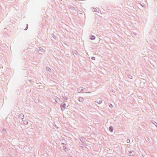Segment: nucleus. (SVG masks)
<instances>
[{
  "instance_id": "3",
  "label": "nucleus",
  "mask_w": 157,
  "mask_h": 157,
  "mask_svg": "<svg viewBox=\"0 0 157 157\" xmlns=\"http://www.w3.org/2000/svg\"><path fill=\"white\" fill-rule=\"evenodd\" d=\"M90 38L91 40H94L95 39V37L94 36H90Z\"/></svg>"
},
{
  "instance_id": "7",
  "label": "nucleus",
  "mask_w": 157,
  "mask_h": 157,
  "mask_svg": "<svg viewBox=\"0 0 157 157\" xmlns=\"http://www.w3.org/2000/svg\"><path fill=\"white\" fill-rule=\"evenodd\" d=\"M127 142L128 143H129L130 142V140L129 139L127 140Z\"/></svg>"
},
{
  "instance_id": "4",
  "label": "nucleus",
  "mask_w": 157,
  "mask_h": 157,
  "mask_svg": "<svg viewBox=\"0 0 157 157\" xmlns=\"http://www.w3.org/2000/svg\"><path fill=\"white\" fill-rule=\"evenodd\" d=\"M152 123L154 124L155 125L156 127H157V126H156V125L157 124V123L155 122L154 121H152Z\"/></svg>"
},
{
  "instance_id": "2",
  "label": "nucleus",
  "mask_w": 157,
  "mask_h": 157,
  "mask_svg": "<svg viewBox=\"0 0 157 157\" xmlns=\"http://www.w3.org/2000/svg\"><path fill=\"white\" fill-rule=\"evenodd\" d=\"M61 106L62 107V109L63 110V109H62V108H63L64 109H65L66 107V104L65 103H63L61 105Z\"/></svg>"
},
{
  "instance_id": "10",
  "label": "nucleus",
  "mask_w": 157,
  "mask_h": 157,
  "mask_svg": "<svg viewBox=\"0 0 157 157\" xmlns=\"http://www.w3.org/2000/svg\"><path fill=\"white\" fill-rule=\"evenodd\" d=\"M27 123V121H26V124Z\"/></svg>"
},
{
  "instance_id": "11",
  "label": "nucleus",
  "mask_w": 157,
  "mask_h": 157,
  "mask_svg": "<svg viewBox=\"0 0 157 157\" xmlns=\"http://www.w3.org/2000/svg\"><path fill=\"white\" fill-rule=\"evenodd\" d=\"M143 157H144V156H143Z\"/></svg>"
},
{
  "instance_id": "8",
  "label": "nucleus",
  "mask_w": 157,
  "mask_h": 157,
  "mask_svg": "<svg viewBox=\"0 0 157 157\" xmlns=\"http://www.w3.org/2000/svg\"><path fill=\"white\" fill-rule=\"evenodd\" d=\"M91 59H92V60H95V57H91Z\"/></svg>"
},
{
  "instance_id": "6",
  "label": "nucleus",
  "mask_w": 157,
  "mask_h": 157,
  "mask_svg": "<svg viewBox=\"0 0 157 157\" xmlns=\"http://www.w3.org/2000/svg\"><path fill=\"white\" fill-rule=\"evenodd\" d=\"M128 77L130 79H132V76L131 75H129Z\"/></svg>"
},
{
  "instance_id": "9",
  "label": "nucleus",
  "mask_w": 157,
  "mask_h": 157,
  "mask_svg": "<svg viewBox=\"0 0 157 157\" xmlns=\"http://www.w3.org/2000/svg\"><path fill=\"white\" fill-rule=\"evenodd\" d=\"M109 106L111 108H112V107H113V105H112V104H110V105H109Z\"/></svg>"
},
{
  "instance_id": "1",
  "label": "nucleus",
  "mask_w": 157,
  "mask_h": 157,
  "mask_svg": "<svg viewBox=\"0 0 157 157\" xmlns=\"http://www.w3.org/2000/svg\"><path fill=\"white\" fill-rule=\"evenodd\" d=\"M130 156H134L135 155V152L133 151H130L129 153Z\"/></svg>"
},
{
  "instance_id": "5",
  "label": "nucleus",
  "mask_w": 157,
  "mask_h": 157,
  "mask_svg": "<svg viewBox=\"0 0 157 157\" xmlns=\"http://www.w3.org/2000/svg\"><path fill=\"white\" fill-rule=\"evenodd\" d=\"M109 130L110 132H112L113 130V127L112 126L110 127L109 128Z\"/></svg>"
}]
</instances>
